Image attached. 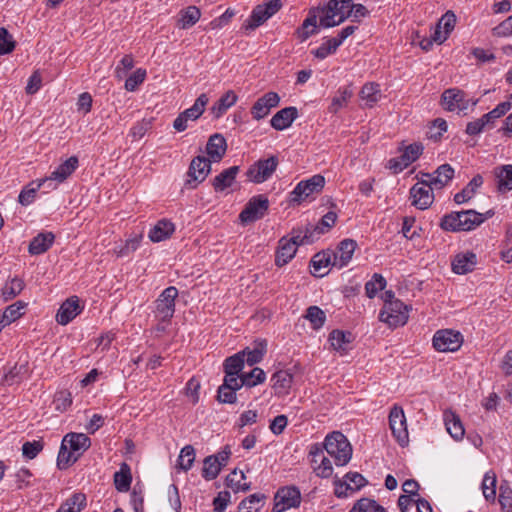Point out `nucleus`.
<instances>
[{
	"label": "nucleus",
	"instance_id": "f257e3e1",
	"mask_svg": "<svg viewBox=\"0 0 512 512\" xmlns=\"http://www.w3.org/2000/svg\"><path fill=\"white\" fill-rule=\"evenodd\" d=\"M492 215V211H488L486 214H481L474 210L453 212L442 218L440 226L446 231H470Z\"/></svg>",
	"mask_w": 512,
	"mask_h": 512
},
{
	"label": "nucleus",
	"instance_id": "f03ea898",
	"mask_svg": "<svg viewBox=\"0 0 512 512\" xmlns=\"http://www.w3.org/2000/svg\"><path fill=\"white\" fill-rule=\"evenodd\" d=\"M316 9L320 15V26L334 27L351 16V0H330L326 6Z\"/></svg>",
	"mask_w": 512,
	"mask_h": 512
},
{
	"label": "nucleus",
	"instance_id": "7ed1b4c3",
	"mask_svg": "<svg viewBox=\"0 0 512 512\" xmlns=\"http://www.w3.org/2000/svg\"><path fill=\"white\" fill-rule=\"evenodd\" d=\"M324 448L337 466L346 465L352 457V447L347 438L341 432H332L327 435Z\"/></svg>",
	"mask_w": 512,
	"mask_h": 512
},
{
	"label": "nucleus",
	"instance_id": "20e7f679",
	"mask_svg": "<svg viewBox=\"0 0 512 512\" xmlns=\"http://www.w3.org/2000/svg\"><path fill=\"white\" fill-rule=\"evenodd\" d=\"M478 99L469 98L467 93L459 88H449L443 91L440 99L442 108L457 114L467 113L469 107H475Z\"/></svg>",
	"mask_w": 512,
	"mask_h": 512
},
{
	"label": "nucleus",
	"instance_id": "39448f33",
	"mask_svg": "<svg viewBox=\"0 0 512 512\" xmlns=\"http://www.w3.org/2000/svg\"><path fill=\"white\" fill-rule=\"evenodd\" d=\"M408 306L400 300L385 301L379 314V320L389 327L403 326L408 321Z\"/></svg>",
	"mask_w": 512,
	"mask_h": 512
},
{
	"label": "nucleus",
	"instance_id": "423d86ee",
	"mask_svg": "<svg viewBox=\"0 0 512 512\" xmlns=\"http://www.w3.org/2000/svg\"><path fill=\"white\" fill-rule=\"evenodd\" d=\"M281 6L282 4L280 0H267L263 4L257 5L253 9L251 16L243 24V29L246 32L255 30L276 14L280 10Z\"/></svg>",
	"mask_w": 512,
	"mask_h": 512
},
{
	"label": "nucleus",
	"instance_id": "0eeeda50",
	"mask_svg": "<svg viewBox=\"0 0 512 512\" xmlns=\"http://www.w3.org/2000/svg\"><path fill=\"white\" fill-rule=\"evenodd\" d=\"M279 164L276 156L260 159L252 164L246 172L247 179L253 183H263L276 171Z\"/></svg>",
	"mask_w": 512,
	"mask_h": 512
},
{
	"label": "nucleus",
	"instance_id": "6e6552de",
	"mask_svg": "<svg viewBox=\"0 0 512 512\" xmlns=\"http://www.w3.org/2000/svg\"><path fill=\"white\" fill-rule=\"evenodd\" d=\"M432 341L438 352H455L462 346L463 336L452 329H441L434 334Z\"/></svg>",
	"mask_w": 512,
	"mask_h": 512
},
{
	"label": "nucleus",
	"instance_id": "1a4fd4ad",
	"mask_svg": "<svg viewBox=\"0 0 512 512\" xmlns=\"http://www.w3.org/2000/svg\"><path fill=\"white\" fill-rule=\"evenodd\" d=\"M178 296V290L174 286L166 288L156 300V317L162 321H169L175 312V299Z\"/></svg>",
	"mask_w": 512,
	"mask_h": 512
},
{
	"label": "nucleus",
	"instance_id": "9d476101",
	"mask_svg": "<svg viewBox=\"0 0 512 512\" xmlns=\"http://www.w3.org/2000/svg\"><path fill=\"white\" fill-rule=\"evenodd\" d=\"M389 424L393 436L400 446L405 447L409 443V434L404 411L399 406H394L389 414Z\"/></svg>",
	"mask_w": 512,
	"mask_h": 512
},
{
	"label": "nucleus",
	"instance_id": "9b49d317",
	"mask_svg": "<svg viewBox=\"0 0 512 512\" xmlns=\"http://www.w3.org/2000/svg\"><path fill=\"white\" fill-rule=\"evenodd\" d=\"M269 206L267 197L263 195L252 197L239 215L242 224L252 223L261 219Z\"/></svg>",
	"mask_w": 512,
	"mask_h": 512
},
{
	"label": "nucleus",
	"instance_id": "f8f14e48",
	"mask_svg": "<svg viewBox=\"0 0 512 512\" xmlns=\"http://www.w3.org/2000/svg\"><path fill=\"white\" fill-rule=\"evenodd\" d=\"M78 163V158L71 156L60 164L50 176L43 178V180L49 181L46 182L47 191L56 189L58 184L64 182L77 169Z\"/></svg>",
	"mask_w": 512,
	"mask_h": 512
},
{
	"label": "nucleus",
	"instance_id": "ddd939ff",
	"mask_svg": "<svg viewBox=\"0 0 512 512\" xmlns=\"http://www.w3.org/2000/svg\"><path fill=\"white\" fill-rule=\"evenodd\" d=\"M274 512H284L300 505L301 494L296 487H283L275 495Z\"/></svg>",
	"mask_w": 512,
	"mask_h": 512
},
{
	"label": "nucleus",
	"instance_id": "4468645a",
	"mask_svg": "<svg viewBox=\"0 0 512 512\" xmlns=\"http://www.w3.org/2000/svg\"><path fill=\"white\" fill-rule=\"evenodd\" d=\"M434 188V185L424 183V180L418 181L410 190L412 205L421 210L427 209L434 201Z\"/></svg>",
	"mask_w": 512,
	"mask_h": 512
},
{
	"label": "nucleus",
	"instance_id": "2eb2a0df",
	"mask_svg": "<svg viewBox=\"0 0 512 512\" xmlns=\"http://www.w3.org/2000/svg\"><path fill=\"white\" fill-rule=\"evenodd\" d=\"M324 185L325 178L319 174L312 176L308 180L301 181L292 192L294 195L293 200L300 202L314 193H319L324 188Z\"/></svg>",
	"mask_w": 512,
	"mask_h": 512
},
{
	"label": "nucleus",
	"instance_id": "dca6fc26",
	"mask_svg": "<svg viewBox=\"0 0 512 512\" xmlns=\"http://www.w3.org/2000/svg\"><path fill=\"white\" fill-rule=\"evenodd\" d=\"M280 97L276 92L270 91L258 98L251 108L253 119L259 121L265 118L272 108L277 107Z\"/></svg>",
	"mask_w": 512,
	"mask_h": 512
},
{
	"label": "nucleus",
	"instance_id": "f3484780",
	"mask_svg": "<svg viewBox=\"0 0 512 512\" xmlns=\"http://www.w3.org/2000/svg\"><path fill=\"white\" fill-rule=\"evenodd\" d=\"M83 307L79 304V298L77 296H72L66 299L60 306L57 314L56 321L60 325H67L70 321H72L80 312Z\"/></svg>",
	"mask_w": 512,
	"mask_h": 512
},
{
	"label": "nucleus",
	"instance_id": "a211bd4d",
	"mask_svg": "<svg viewBox=\"0 0 512 512\" xmlns=\"http://www.w3.org/2000/svg\"><path fill=\"white\" fill-rule=\"evenodd\" d=\"M211 170V161L204 156L195 157L189 166L187 183L190 184L191 181L196 183L203 182L208 176Z\"/></svg>",
	"mask_w": 512,
	"mask_h": 512
},
{
	"label": "nucleus",
	"instance_id": "6ab92c4d",
	"mask_svg": "<svg viewBox=\"0 0 512 512\" xmlns=\"http://www.w3.org/2000/svg\"><path fill=\"white\" fill-rule=\"evenodd\" d=\"M357 243L352 239H345L340 242L337 249L332 252L333 254V266L342 268L346 266L356 249Z\"/></svg>",
	"mask_w": 512,
	"mask_h": 512
},
{
	"label": "nucleus",
	"instance_id": "aec40b11",
	"mask_svg": "<svg viewBox=\"0 0 512 512\" xmlns=\"http://www.w3.org/2000/svg\"><path fill=\"white\" fill-rule=\"evenodd\" d=\"M64 448L69 446L70 451L76 454L77 458L91 445L90 438L83 433H68L62 440Z\"/></svg>",
	"mask_w": 512,
	"mask_h": 512
},
{
	"label": "nucleus",
	"instance_id": "412c9836",
	"mask_svg": "<svg viewBox=\"0 0 512 512\" xmlns=\"http://www.w3.org/2000/svg\"><path fill=\"white\" fill-rule=\"evenodd\" d=\"M425 176L428 180H424V183L434 185L435 189H442L454 177V169L449 164H443L433 174L426 173Z\"/></svg>",
	"mask_w": 512,
	"mask_h": 512
},
{
	"label": "nucleus",
	"instance_id": "4be33fe9",
	"mask_svg": "<svg viewBox=\"0 0 512 512\" xmlns=\"http://www.w3.org/2000/svg\"><path fill=\"white\" fill-rule=\"evenodd\" d=\"M476 263L477 257L473 252L459 253L452 261V271L456 274L464 275L472 272Z\"/></svg>",
	"mask_w": 512,
	"mask_h": 512
},
{
	"label": "nucleus",
	"instance_id": "5701e85b",
	"mask_svg": "<svg viewBox=\"0 0 512 512\" xmlns=\"http://www.w3.org/2000/svg\"><path fill=\"white\" fill-rule=\"evenodd\" d=\"M227 144L225 138L221 134L210 136L206 145V152L211 162H219L226 153Z\"/></svg>",
	"mask_w": 512,
	"mask_h": 512
},
{
	"label": "nucleus",
	"instance_id": "b1692460",
	"mask_svg": "<svg viewBox=\"0 0 512 512\" xmlns=\"http://www.w3.org/2000/svg\"><path fill=\"white\" fill-rule=\"evenodd\" d=\"M298 116L296 107H286L279 110L270 121L271 126L278 131L284 130L291 126Z\"/></svg>",
	"mask_w": 512,
	"mask_h": 512
},
{
	"label": "nucleus",
	"instance_id": "393cba45",
	"mask_svg": "<svg viewBox=\"0 0 512 512\" xmlns=\"http://www.w3.org/2000/svg\"><path fill=\"white\" fill-rule=\"evenodd\" d=\"M320 18L318 10L312 8L309 11L308 17L304 20L302 25L296 30L295 35L301 41H306L311 35L317 33V19Z\"/></svg>",
	"mask_w": 512,
	"mask_h": 512
},
{
	"label": "nucleus",
	"instance_id": "a878e982",
	"mask_svg": "<svg viewBox=\"0 0 512 512\" xmlns=\"http://www.w3.org/2000/svg\"><path fill=\"white\" fill-rule=\"evenodd\" d=\"M333 266V254L330 251L317 253L311 260V273L316 277H323L328 273L329 266Z\"/></svg>",
	"mask_w": 512,
	"mask_h": 512
},
{
	"label": "nucleus",
	"instance_id": "bb28decb",
	"mask_svg": "<svg viewBox=\"0 0 512 512\" xmlns=\"http://www.w3.org/2000/svg\"><path fill=\"white\" fill-rule=\"evenodd\" d=\"M55 236L52 232L39 233L32 239L28 251L31 255H40L45 253L54 243Z\"/></svg>",
	"mask_w": 512,
	"mask_h": 512
},
{
	"label": "nucleus",
	"instance_id": "cd10ccee",
	"mask_svg": "<svg viewBox=\"0 0 512 512\" xmlns=\"http://www.w3.org/2000/svg\"><path fill=\"white\" fill-rule=\"evenodd\" d=\"M175 231V225L166 219L158 221L150 230L148 237L152 242H161L171 237Z\"/></svg>",
	"mask_w": 512,
	"mask_h": 512
},
{
	"label": "nucleus",
	"instance_id": "c85d7f7f",
	"mask_svg": "<svg viewBox=\"0 0 512 512\" xmlns=\"http://www.w3.org/2000/svg\"><path fill=\"white\" fill-rule=\"evenodd\" d=\"M201 18V10L194 6H188L180 10L177 19V26L180 29L186 30L194 26Z\"/></svg>",
	"mask_w": 512,
	"mask_h": 512
},
{
	"label": "nucleus",
	"instance_id": "c756f323",
	"mask_svg": "<svg viewBox=\"0 0 512 512\" xmlns=\"http://www.w3.org/2000/svg\"><path fill=\"white\" fill-rule=\"evenodd\" d=\"M275 394L278 396L287 395L293 382V375L288 370H280L271 378Z\"/></svg>",
	"mask_w": 512,
	"mask_h": 512
},
{
	"label": "nucleus",
	"instance_id": "7c9ffc66",
	"mask_svg": "<svg viewBox=\"0 0 512 512\" xmlns=\"http://www.w3.org/2000/svg\"><path fill=\"white\" fill-rule=\"evenodd\" d=\"M297 248L293 243L288 242L287 237L279 240L278 250L276 252L275 264L278 267L286 265L296 254Z\"/></svg>",
	"mask_w": 512,
	"mask_h": 512
},
{
	"label": "nucleus",
	"instance_id": "2f4dec72",
	"mask_svg": "<svg viewBox=\"0 0 512 512\" xmlns=\"http://www.w3.org/2000/svg\"><path fill=\"white\" fill-rule=\"evenodd\" d=\"M444 420L446 430L450 436L456 441L461 440L465 430L459 416L452 411H446L444 413Z\"/></svg>",
	"mask_w": 512,
	"mask_h": 512
},
{
	"label": "nucleus",
	"instance_id": "473e14b6",
	"mask_svg": "<svg viewBox=\"0 0 512 512\" xmlns=\"http://www.w3.org/2000/svg\"><path fill=\"white\" fill-rule=\"evenodd\" d=\"M310 453L313 455L312 462L314 464L318 463L317 457L320 458V463L314 467L316 474L322 478L330 477L333 473V467L330 459L323 455L322 449L319 447H314Z\"/></svg>",
	"mask_w": 512,
	"mask_h": 512
},
{
	"label": "nucleus",
	"instance_id": "72a5a7b5",
	"mask_svg": "<svg viewBox=\"0 0 512 512\" xmlns=\"http://www.w3.org/2000/svg\"><path fill=\"white\" fill-rule=\"evenodd\" d=\"M359 96L364 101L366 107L372 108L382 97L379 84L374 82L366 83L360 90Z\"/></svg>",
	"mask_w": 512,
	"mask_h": 512
},
{
	"label": "nucleus",
	"instance_id": "f704fd0d",
	"mask_svg": "<svg viewBox=\"0 0 512 512\" xmlns=\"http://www.w3.org/2000/svg\"><path fill=\"white\" fill-rule=\"evenodd\" d=\"M329 342L335 351L345 354L352 342V334L341 330H333L329 335Z\"/></svg>",
	"mask_w": 512,
	"mask_h": 512
},
{
	"label": "nucleus",
	"instance_id": "c9c22d12",
	"mask_svg": "<svg viewBox=\"0 0 512 512\" xmlns=\"http://www.w3.org/2000/svg\"><path fill=\"white\" fill-rule=\"evenodd\" d=\"M495 177L497 179V188L500 192L512 190V165H502L495 168Z\"/></svg>",
	"mask_w": 512,
	"mask_h": 512
},
{
	"label": "nucleus",
	"instance_id": "e433bc0d",
	"mask_svg": "<svg viewBox=\"0 0 512 512\" xmlns=\"http://www.w3.org/2000/svg\"><path fill=\"white\" fill-rule=\"evenodd\" d=\"M238 172H239L238 166H232V167L222 171L213 180L214 189L216 191H223L224 189L230 187L232 185V183L234 182Z\"/></svg>",
	"mask_w": 512,
	"mask_h": 512
},
{
	"label": "nucleus",
	"instance_id": "4c0bfd02",
	"mask_svg": "<svg viewBox=\"0 0 512 512\" xmlns=\"http://www.w3.org/2000/svg\"><path fill=\"white\" fill-rule=\"evenodd\" d=\"M46 182L49 181L41 179L36 182L33 181L30 184H28V186L25 187L19 194V203L22 204L23 206L29 205L35 198V194L39 189L44 188L47 190Z\"/></svg>",
	"mask_w": 512,
	"mask_h": 512
},
{
	"label": "nucleus",
	"instance_id": "58836bf2",
	"mask_svg": "<svg viewBox=\"0 0 512 512\" xmlns=\"http://www.w3.org/2000/svg\"><path fill=\"white\" fill-rule=\"evenodd\" d=\"M482 184H483L482 176L481 175L474 176L472 178V180L467 184V186L462 191H460L459 193H457L454 196V201L457 204H462V203L467 202L474 196L477 188H479Z\"/></svg>",
	"mask_w": 512,
	"mask_h": 512
},
{
	"label": "nucleus",
	"instance_id": "ea45409f",
	"mask_svg": "<svg viewBox=\"0 0 512 512\" xmlns=\"http://www.w3.org/2000/svg\"><path fill=\"white\" fill-rule=\"evenodd\" d=\"M132 477L130 467L122 463L120 470L114 474V484L118 491L127 492L130 489Z\"/></svg>",
	"mask_w": 512,
	"mask_h": 512
},
{
	"label": "nucleus",
	"instance_id": "a19ab883",
	"mask_svg": "<svg viewBox=\"0 0 512 512\" xmlns=\"http://www.w3.org/2000/svg\"><path fill=\"white\" fill-rule=\"evenodd\" d=\"M23 289V280L18 277H13L7 280L5 285L1 288V296L4 301H9L19 295Z\"/></svg>",
	"mask_w": 512,
	"mask_h": 512
},
{
	"label": "nucleus",
	"instance_id": "79ce46f5",
	"mask_svg": "<svg viewBox=\"0 0 512 512\" xmlns=\"http://www.w3.org/2000/svg\"><path fill=\"white\" fill-rule=\"evenodd\" d=\"M237 99L238 97L234 93V91H227L212 107V113L215 115L216 118H219L227 111V109H229L236 103Z\"/></svg>",
	"mask_w": 512,
	"mask_h": 512
},
{
	"label": "nucleus",
	"instance_id": "37998d69",
	"mask_svg": "<svg viewBox=\"0 0 512 512\" xmlns=\"http://www.w3.org/2000/svg\"><path fill=\"white\" fill-rule=\"evenodd\" d=\"M208 101L209 99L207 95L203 93L199 95V97L195 100V103L192 107L181 113L187 118L188 121H195L204 113Z\"/></svg>",
	"mask_w": 512,
	"mask_h": 512
},
{
	"label": "nucleus",
	"instance_id": "c03bdc74",
	"mask_svg": "<svg viewBox=\"0 0 512 512\" xmlns=\"http://www.w3.org/2000/svg\"><path fill=\"white\" fill-rule=\"evenodd\" d=\"M496 483V474L492 471H488L484 475L481 488L485 499L492 503L496 500Z\"/></svg>",
	"mask_w": 512,
	"mask_h": 512
},
{
	"label": "nucleus",
	"instance_id": "a18cd8bd",
	"mask_svg": "<svg viewBox=\"0 0 512 512\" xmlns=\"http://www.w3.org/2000/svg\"><path fill=\"white\" fill-rule=\"evenodd\" d=\"M26 307V303L23 301H17L8 307L5 308L2 318L0 319L3 326L8 325L18 318H20L23 314L22 310Z\"/></svg>",
	"mask_w": 512,
	"mask_h": 512
},
{
	"label": "nucleus",
	"instance_id": "49530a36",
	"mask_svg": "<svg viewBox=\"0 0 512 512\" xmlns=\"http://www.w3.org/2000/svg\"><path fill=\"white\" fill-rule=\"evenodd\" d=\"M353 96V91L350 87H345L338 91V95L334 96L329 106V112L337 113L341 108L347 105L348 101Z\"/></svg>",
	"mask_w": 512,
	"mask_h": 512
},
{
	"label": "nucleus",
	"instance_id": "de8ad7c7",
	"mask_svg": "<svg viewBox=\"0 0 512 512\" xmlns=\"http://www.w3.org/2000/svg\"><path fill=\"white\" fill-rule=\"evenodd\" d=\"M142 237L143 235L141 233L132 235L126 240L124 245L115 247L114 253L117 257H123L134 252L139 247Z\"/></svg>",
	"mask_w": 512,
	"mask_h": 512
},
{
	"label": "nucleus",
	"instance_id": "09e8293b",
	"mask_svg": "<svg viewBox=\"0 0 512 512\" xmlns=\"http://www.w3.org/2000/svg\"><path fill=\"white\" fill-rule=\"evenodd\" d=\"M246 350L236 353L228 357L224 362L225 373L231 372L238 374L244 367Z\"/></svg>",
	"mask_w": 512,
	"mask_h": 512
},
{
	"label": "nucleus",
	"instance_id": "8fccbe9b",
	"mask_svg": "<svg viewBox=\"0 0 512 512\" xmlns=\"http://www.w3.org/2000/svg\"><path fill=\"white\" fill-rule=\"evenodd\" d=\"M246 362L248 365L252 366L256 363H259L266 352V342L265 341H259L255 343V346L253 349L246 348Z\"/></svg>",
	"mask_w": 512,
	"mask_h": 512
},
{
	"label": "nucleus",
	"instance_id": "3c124183",
	"mask_svg": "<svg viewBox=\"0 0 512 512\" xmlns=\"http://www.w3.org/2000/svg\"><path fill=\"white\" fill-rule=\"evenodd\" d=\"M221 470V462H218L214 456H208L204 460L202 475L207 480H212L217 477Z\"/></svg>",
	"mask_w": 512,
	"mask_h": 512
},
{
	"label": "nucleus",
	"instance_id": "603ef678",
	"mask_svg": "<svg viewBox=\"0 0 512 512\" xmlns=\"http://www.w3.org/2000/svg\"><path fill=\"white\" fill-rule=\"evenodd\" d=\"M305 318L310 321L314 329H319L324 325L326 315L318 306H310L306 311Z\"/></svg>",
	"mask_w": 512,
	"mask_h": 512
},
{
	"label": "nucleus",
	"instance_id": "864d4df0",
	"mask_svg": "<svg viewBox=\"0 0 512 512\" xmlns=\"http://www.w3.org/2000/svg\"><path fill=\"white\" fill-rule=\"evenodd\" d=\"M86 506V496L83 493H75L64 502L63 511L81 512Z\"/></svg>",
	"mask_w": 512,
	"mask_h": 512
},
{
	"label": "nucleus",
	"instance_id": "5fc2aeb1",
	"mask_svg": "<svg viewBox=\"0 0 512 512\" xmlns=\"http://www.w3.org/2000/svg\"><path fill=\"white\" fill-rule=\"evenodd\" d=\"M245 479V475L243 471H237L236 469L232 471L226 478L227 486L232 488L234 491H246L249 489V485L247 483H242V480Z\"/></svg>",
	"mask_w": 512,
	"mask_h": 512
},
{
	"label": "nucleus",
	"instance_id": "6e6d98bb",
	"mask_svg": "<svg viewBox=\"0 0 512 512\" xmlns=\"http://www.w3.org/2000/svg\"><path fill=\"white\" fill-rule=\"evenodd\" d=\"M498 501L503 512H512V488L507 482L502 483L499 488Z\"/></svg>",
	"mask_w": 512,
	"mask_h": 512
},
{
	"label": "nucleus",
	"instance_id": "4d7b16f0",
	"mask_svg": "<svg viewBox=\"0 0 512 512\" xmlns=\"http://www.w3.org/2000/svg\"><path fill=\"white\" fill-rule=\"evenodd\" d=\"M350 512H386L376 501L363 498L354 504Z\"/></svg>",
	"mask_w": 512,
	"mask_h": 512
},
{
	"label": "nucleus",
	"instance_id": "13d9d810",
	"mask_svg": "<svg viewBox=\"0 0 512 512\" xmlns=\"http://www.w3.org/2000/svg\"><path fill=\"white\" fill-rule=\"evenodd\" d=\"M16 47L13 36L4 27L0 28V56L10 54Z\"/></svg>",
	"mask_w": 512,
	"mask_h": 512
},
{
	"label": "nucleus",
	"instance_id": "bf43d9fd",
	"mask_svg": "<svg viewBox=\"0 0 512 512\" xmlns=\"http://www.w3.org/2000/svg\"><path fill=\"white\" fill-rule=\"evenodd\" d=\"M195 460V450L191 445H187L182 448L179 458L178 465L184 471L189 470Z\"/></svg>",
	"mask_w": 512,
	"mask_h": 512
},
{
	"label": "nucleus",
	"instance_id": "052dcab7",
	"mask_svg": "<svg viewBox=\"0 0 512 512\" xmlns=\"http://www.w3.org/2000/svg\"><path fill=\"white\" fill-rule=\"evenodd\" d=\"M386 280L380 274H374L372 279L365 284V292L369 298H373L378 291L384 289Z\"/></svg>",
	"mask_w": 512,
	"mask_h": 512
},
{
	"label": "nucleus",
	"instance_id": "680f3d73",
	"mask_svg": "<svg viewBox=\"0 0 512 512\" xmlns=\"http://www.w3.org/2000/svg\"><path fill=\"white\" fill-rule=\"evenodd\" d=\"M340 46V40L334 38L326 40L322 45L313 51L315 57L319 59H325L328 55L334 53Z\"/></svg>",
	"mask_w": 512,
	"mask_h": 512
},
{
	"label": "nucleus",
	"instance_id": "e2e57ef3",
	"mask_svg": "<svg viewBox=\"0 0 512 512\" xmlns=\"http://www.w3.org/2000/svg\"><path fill=\"white\" fill-rule=\"evenodd\" d=\"M146 70L139 68L131 74L125 81V89L127 91H135L137 87L142 84L146 78Z\"/></svg>",
	"mask_w": 512,
	"mask_h": 512
},
{
	"label": "nucleus",
	"instance_id": "0e129e2a",
	"mask_svg": "<svg viewBox=\"0 0 512 512\" xmlns=\"http://www.w3.org/2000/svg\"><path fill=\"white\" fill-rule=\"evenodd\" d=\"M53 403L57 411H66L72 404L71 393L67 390L58 391L54 396Z\"/></svg>",
	"mask_w": 512,
	"mask_h": 512
},
{
	"label": "nucleus",
	"instance_id": "69168bd1",
	"mask_svg": "<svg viewBox=\"0 0 512 512\" xmlns=\"http://www.w3.org/2000/svg\"><path fill=\"white\" fill-rule=\"evenodd\" d=\"M423 152V146L420 143H413L408 146H406L403 149L402 157L404 158V161H406V164H411L414 161H416L419 156Z\"/></svg>",
	"mask_w": 512,
	"mask_h": 512
},
{
	"label": "nucleus",
	"instance_id": "338daca9",
	"mask_svg": "<svg viewBox=\"0 0 512 512\" xmlns=\"http://www.w3.org/2000/svg\"><path fill=\"white\" fill-rule=\"evenodd\" d=\"M245 385L248 387H253L257 384L263 383L266 375L265 372L261 368H254L251 372L242 374Z\"/></svg>",
	"mask_w": 512,
	"mask_h": 512
},
{
	"label": "nucleus",
	"instance_id": "774afa93",
	"mask_svg": "<svg viewBox=\"0 0 512 512\" xmlns=\"http://www.w3.org/2000/svg\"><path fill=\"white\" fill-rule=\"evenodd\" d=\"M262 497L259 495H251L243 500L239 505V512H258L261 508Z\"/></svg>",
	"mask_w": 512,
	"mask_h": 512
}]
</instances>
